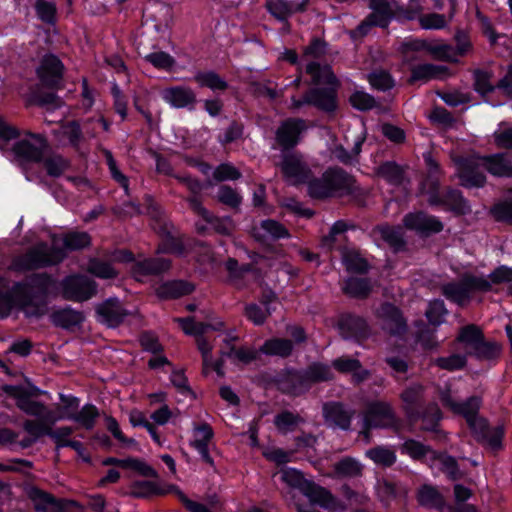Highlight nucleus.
<instances>
[{
	"label": "nucleus",
	"mask_w": 512,
	"mask_h": 512,
	"mask_svg": "<svg viewBox=\"0 0 512 512\" xmlns=\"http://www.w3.org/2000/svg\"><path fill=\"white\" fill-rule=\"evenodd\" d=\"M397 423L391 405L387 402L375 401L367 406L363 415L361 434L369 441L368 430L371 428H390Z\"/></svg>",
	"instance_id": "8"
},
{
	"label": "nucleus",
	"mask_w": 512,
	"mask_h": 512,
	"mask_svg": "<svg viewBox=\"0 0 512 512\" xmlns=\"http://www.w3.org/2000/svg\"><path fill=\"white\" fill-rule=\"evenodd\" d=\"M55 423H51L46 418H37V420H26L23 424L24 430L34 438L49 436L56 443L57 448L66 447L65 443L71 440L68 437L73 433V428L69 426L59 427L53 430Z\"/></svg>",
	"instance_id": "11"
},
{
	"label": "nucleus",
	"mask_w": 512,
	"mask_h": 512,
	"mask_svg": "<svg viewBox=\"0 0 512 512\" xmlns=\"http://www.w3.org/2000/svg\"><path fill=\"white\" fill-rule=\"evenodd\" d=\"M450 2L451 12L448 18L445 15L438 13L423 14L419 17L420 26L426 30H439L445 28L453 18L456 10V0H450Z\"/></svg>",
	"instance_id": "32"
},
{
	"label": "nucleus",
	"mask_w": 512,
	"mask_h": 512,
	"mask_svg": "<svg viewBox=\"0 0 512 512\" xmlns=\"http://www.w3.org/2000/svg\"><path fill=\"white\" fill-rule=\"evenodd\" d=\"M378 176L392 185H399L403 182V169L395 162H385L376 169Z\"/></svg>",
	"instance_id": "37"
},
{
	"label": "nucleus",
	"mask_w": 512,
	"mask_h": 512,
	"mask_svg": "<svg viewBox=\"0 0 512 512\" xmlns=\"http://www.w3.org/2000/svg\"><path fill=\"white\" fill-rule=\"evenodd\" d=\"M170 268V261L164 258H153L139 261L133 266L135 277L150 274H160Z\"/></svg>",
	"instance_id": "31"
},
{
	"label": "nucleus",
	"mask_w": 512,
	"mask_h": 512,
	"mask_svg": "<svg viewBox=\"0 0 512 512\" xmlns=\"http://www.w3.org/2000/svg\"><path fill=\"white\" fill-rule=\"evenodd\" d=\"M97 319L108 327L121 324L129 313L122 307L116 298H109L96 308Z\"/></svg>",
	"instance_id": "16"
},
{
	"label": "nucleus",
	"mask_w": 512,
	"mask_h": 512,
	"mask_svg": "<svg viewBox=\"0 0 512 512\" xmlns=\"http://www.w3.org/2000/svg\"><path fill=\"white\" fill-rule=\"evenodd\" d=\"M54 286L55 281L46 273L33 274L21 282L0 276V317L9 316L13 310H21L28 317L44 315Z\"/></svg>",
	"instance_id": "1"
},
{
	"label": "nucleus",
	"mask_w": 512,
	"mask_h": 512,
	"mask_svg": "<svg viewBox=\"0 0 512 512\" xmlns=\"http://www.w3.org/2000/svg\"><path fill=\"white\" fill-rule=\"evenodd\" d=\"M402 453L409 455L413 459H422L429 457L432 459L435 452L423 443L409 439L406 440L401 446Z\"/></svg>",
	"instance_id": "44"
},
{
	"label": "nucleus",
	"mask_w": 512,
	"mask_h": 512,
	"mask_svg": "<svg viewBox=\"0 0 512 512\" xmlns=\"http://www.w3.org/2000/svg\"><path fill=\"white\" fill-rule=\"evenodd\" d=\"M260 350L266 355L287 357L293 350V344L288 339L273 338L267 340Z\"/></svg>",
	"instance_id": "35"
},
{
	"label": "nucleus",
	"mask_w": 512,
	"mask_h": 512,
	"mask_svg": "<svg viewBox=\"0 0 512 512\" xmlns=\"http://www.w3.org/2000/svg\"><path fill=\"white\" fill-rule=\"evenodd\" d=\"M380 238L387 242L395 250H399L404 245L403 235L400 228L390 226H381L377 229Z\"/></svg>",
	"instance_id": "50"
},
{
	"label": "nucleus",
	"mask_w": 512,
	"mask_h": 512,
	"mask_svg": "<svg viewBox=\"0 0 512 512\" xmlns=\"http://www.w3.org/2000/svg\"><path fill=\"white\" fill-rule=\"evenodd\" d=\"M308 194L312 198L324 199L349 193L353 187V178L341 169H329L320 178H309Z\"/></svg>",
	"instance_id": "5"
},
{
	"label": "nucleus",
	"mask_w": 512,
	"mask_h": 512,
	"mask_svg": "<svg viewBox=\"0 0 512 512\" xmlns=\"http://www.w3.org/2000/svg\"><path fill=\"white\" fill-rule=\"evenodd\" d=\"M194 290L191 283L185 281H170L162 284L157 293L162 298H179L190 294Z\"/></svg>",
	"instance_id": "34"
},
{
	"label": "nucleus",
	"mask_w": 512,
	"mask_h": 512,
	"mask_svg": "<svg viewBox=\"0 0 512 512\" xmlns=\"http://www.w3.org/2000/svg\"><path fill=\"white\" fill-rule=\"evenodd\" d=\"M500 352V346L496 343L485 342L484 338L470 351L469 354L479 359H492Z\"/></svg>",
	"instance_id": "57"
},
{
	"label": "nucleus",
	"mask_w": 512,
	"mask_h": 512,
	"mask_svg": "<svg viewBox=\"0 0 512 512\" xmlns=\"http://www.w3.org/2000/svg\"><path fill=\"white\" fill-rule=\"evenodd\" d=\"M91 242L86 232H70L62 238L66 250H78L87 247Z\"/></svg>",
	"instance_id": "51"
},
{
	"label": "nucleus",
	"mask_w": 512,
	"mask_h": 512,
	"mask_svg": "<svg viewBox=\"0 0 512 512\" xmlns=\"http://www.w3.org/2000/svg\"><path fill=\"white\" fill-rule=\"evenodd\" d=\"M44 167L50 176L58 177L69 167V162L60 155H52L44 160Z\"/></svg>",
	"instance_id": "56"
},
{
	"label": "nucleus",
	"mask_w": 512,
	"mask_h": 512,
	"mask_svg": "<svg viewBox=\"0 0 512 512\" xmlns=\"http://www.w3.org/2000/svg\"><path fill=\"white\" fill-rule=\"evenodd\" d=\"M431 466L434 468H438L448 475V477L452 480H455L459 477L460 473L456 464V461L451 456L445 454H434L431 459Z\"/></svg>",
	"instance_id": "40"
},
{
	"label": "nucleus",
	"mask_w": 512,
	"mask_h": 512,
	"mask_svg": "<svg viewBox=\"0 0 512 512\" xmlns=\"http://www.w3.org/2000/svg\"><path fill=\"white\" fill-rule=\"evenodd\" d=\"M428 51L437 59L456 62L455 49L449 44H431L428 46Z\"/></svg>",
	"instance_id": "59"
},
{
	"label": "nucleus",
	"mask_w": 512,
	"mask_h": 512,
	"mask_svg": "<svg viewBox=\"0 0 512 512\" xmlns=\"http://www.w3.org/2000/svg\"><path fill=\"white\" fill-rule=\"evenodd\" d=\"M282 158L283 160L279 166L288 182L299 184L307 181L310 176V170L299 155L284 151Z\"/></svg>",
	"instance_id": "13"
},
{
	"label": "nucleus",
	"mask_w": 512,
	"mask_h": 512,
	"mask_svg": "<svg viewBox=\"0 0 512 512\" xmlns=\"http://www.w3.org/2000/svg\"><path fill=\"white\" fill-rule=\"evenodd\" d=\"M303 422L302 418L289 411H284L275 416L274 424L282 433L292 431L299 423Z\"/></svg>",
	"instance_id": "53"
},
{
	"label": "nucleus",
	"mask_w": 512,
	"mask_h": 512,
	"mask_svg": "<svg viewBox=\"0 0 512 512\" xmlns=\"http://www.w3.org/2000/svg\"><path fill=\"white\" fill-rule=\"evenodd\" d=\"M342 261L350 272L365 273L368 270L367 261L354 250L344 249L342 251Z\"/></svg>",
	"instance_id": "43"
},
{
	"label": "nucleus",
	"mask_w": 512,
	"mask_h": 512,
	"mask_svg": "<svg viewBox=\"0 0 512 512\" xmlns=\"http://www.w3.org/2000/svg\"><path fill=\"white\" fill-rule=\"evenodd\" d=\"M425 162L428 169V178L422 184V191L429 194V192L439 189V180L436 176L440 173V167L430 155L425 156Z\"/></svg>",
	"instance_id": "45"
},
{
	"label": "nucleus",
	"mask_w": 512,
	"mask_h": 512,
	"mask_svg": "<svg viewBox=\"0 0 512 512\" xmlns=\"http://www.w3.org/2000/svg\"><path fill=\"white\" fill-rule=\"evenodd\" d=\"M436 366L448 371L462 369L466 364V355L452 354L447 357H439L434 360Z\"/></svg>",
	"instance_id": "58"
},
{
	"label": "nucleus",
	"mask_w": 512,
	"mask_h": 512,
	"mask_svg": "<svg viewBox=\"0 0 512 512\" xmlns=\"http://www.w3.org/2000/svg\"><path fill=\"white\" fill-rule=\"evenodd\" d=\"M103 464L104 465H119L122 467H130V468L140 472L142 475L148 476V477L155 475V471L153 468H151L146 463H144L140 460H137V459H133V458L117 459V458L109 457V458H106L105 460H103Z\"/></svg>",
	"instance_id": "41"
},
{
	"label": "nucleus",
	"mask_w": 512,
	"mask_h": 512,
	"mask_svg": "<svg viewBox=\"0 0 512 512\" xmlns=\"http://www.w3.org/2000/svg\"><path fill=\"white\" fill-rule=\"evenodd\" d=\"M6 391L16 400L17 407L27 415L36 418H46L51 423L62 419L73 420L79 409L80 401L77 397L66 394H59L61 405L58 413L50 410L45 404L33 400L21 387H7Z\"/></svg>",
	"instance_id": "4"
},
{
	"label": "nucleus",
	"mask_w": 512,
	"mask_h": 512,
	"mask_svg": "<svg viewBox=\"0 0 512 512\" xmlns=\"http://www.w3.org/2000/svg\"><path fill=\"white\" fill-rule=\"evenodd\" d=\"M343 289L353 297H366L371 291V284L367 279L351 277L346 280Z\"/></svg>",
	"instance_id": "48"
},
{
	"label": "nucleus",
	"mask_w": 512,
	"mask_h": 512,
	"mask_svg": "<svg viewBox=\"0 0 512 512\" xmlns=\"http://www.w3.org/2000/svg\"><path fill=\"white\" fill-rule=\"evenodd\" d=\"M440 400L452 413L465 418L475 438L493 449L501 444L503 431L500 427L490 428L484 418L478 416L482 405L479 396H472L465 401H458L459 395L450 386L440 391Z\"/></svg>",
	"instance_id": "2"
},
{
	"label": "nucleus",
	"mask_w": 512,
	"mask_h": 512,
	"mask_svg": "<svg viewBox=\"0 0 512 512\" xmlns=\"http://www.w3.org/2000/svg\"><path fill=\"white\" fill-rule=\"evenodd\" d=\"M418 501L429 508H440L443 505L441 494L432 486L424 485L418 492Z\"/></svg>",
	"instance_id": "47"
},
{
	"label": "nucleus",
	"mask_w": 512,
	"mask_h": 512,
	"mask_svg": "<svg viewBox=\"0 0 512 512\" xmlns=\"http://www.w3.org/2000/svg\"><path fill=\"white\" fill-rule=\"evenodd\" d=\"M323 416L328 426L348 429L353 412L344 408L340 403H326L323 406Z\"/></svg>",
	"instance_id": "23"
},
{
	"label": "nucleus",
	"mask_w": 512,
	"mask_h": 512,
	"mask_svg": "<svg viewBox=\"0 0 512 512\" xmlns=\"http://www.w3.org/2000/svg\"><path fill=\"white\" fill-rule=\"evenodd\" d=\"M447 310L444 302L441 300H434L429 303V307L426 310V317L428 321L433 325H439L442 323Z\"/></svg>",
	"instance_id": "62"
},
{
	"label": "nucleus",
	"mask_w": 512,
	"mask_h": 512,
	"mask_svg": "<svg viewBox=\"0 0 512 512\" xmlns=\"http://www.w3.org/2000/svg\"><path fill=\"white\" fill-rule=\"evenodd\" d=\"M162 99L176 109H192L197 102L195 92L188 86H171L161 92Z\"/></svg>",
	"instance_id": "15"
},
{
	"label": "nucleus",
	"mask_w": 512,
	"mask_h": 512,
	"mask_svg": "<svg viewBox=\"0 0 512 512\" xmlns=\"http://www.w3.org/2000/svg\"><path fill=\"white\" fill-rule=\"evenodd\" d=\"M304 129L305 122L302 119H287L278 127L276 141L283 149L291 148L298 143L299 136Z\"/></svg>",
	"instance_id": "19"
},
{
	"label": "nucleus",
	"mask_w": 512,
	"mask_h": 512,
	"mask_svg": "<svg viewBox=\"0 0 512 512\" xmlns=\"http://www.w3.org/2000/svg\"><path fill=\"white\" fill-rule=\"evenodd\" d=\"M332 378L331 369L324 364L315 363L309 366L303 375H294L293 379L301 383L299 388H295L293 393L298 394L307 388L308 382L326 381Z\"/></svg>",
	"instance_id": "26"
},
{
	"label": "nucleus",
	"mask_w": 512,
	"mask_h": 512,
	"mask_svg": "<svg viewBox=\"0 0 512 512\" xmlns=\"http://www.w3.org/2000/svg\"><path fill=\"white\" fill-rule=\"evenodd\" d=\"M217 199L219 202L228 205L232 208H236L241 203V196L231 187L222 185L219 187L217 192Z\"/></svg>",
	"instance_id": "60"
},
{
	"label": "nucleus",
	"mask_w": 512,
	"mask_h": 512,
	"mask_svg": "<svg viewBox=\"0 0 512 512\" xmlns=\"http://www.w3.org/2000/svg\"><path fill=\"white\" fill-rule=\"evenodd\" d=\"M313 105L325 111H333L336 108L335 93L332 89H312L303 99L292 98L291 107L298 109L303 105Z\"/></svg>",
	"instance_id": "14"
},
{
	"label": "nucleus",
	"mask_w": 512,
	"mask_h": 512,
	"mask_svg": "<svg viewBox=\"0 0 512 512\" xmlns=\"http://www.w3.org/2000/svg\"><path fill=\"white\" fill-rule=\"evenodd\" d=\"M26 495L37 512H53L64 509L51 494L35 486H28L26 488Z\"/></svg>",
	"instance_id": "25"
},
{
	"label": "nucleus",
	"mask_w": 512,
	"mask_h": 512,
	"mask_svg": "<svg viewBox=\"0 0 512 512\" xmlns=\"http://www.w3.org/2000/svg\"><path fill=\"white\" fill-rule=\"evenodd\" d=\"M332 365L341 373H351L353 380L357 383L369 377V371L364 369L357 359L343 356L335 359Z\"/></svg>",
	"instance_id": "28"
},
{
	"label": "nucleus",
	"mask_w": 512,
	"mask_h": 512,
	"mask_svg": "<svg viewBox=\"0 0 512 512\" xmlns=\"http://www.w3.org/2000/svg\"><path fill=\"white\" fill-rule=\"evenodd\" d=\"M35 9L38 17L46 22L52 23L55 20L56 5L53 1L48 0H37Z\"/></svg>",
	"instance_id": "61"
},
{
	"label": "nucleus",
	"mask_w": 512,
	"mask_h": 512,
	"mask_svg": "<svg viewBox=\"0 0 512 512\" xmlns=\"http://www.w3.org/2000/svg\"><path fill=\"white\" fill-rule=\"evenodd\" d=\"M259 230H262L263 233L261 234L260 232H257L256 235L261 237H271L273 239H278L288 236V231L286 228L274 220L262 221Z\"/></svg>",
	"instance_id": "54"
},
{
	"label": "nucleus",
	"mask_w": 512,
	"mask_h": 512,
	"mask_svg": "<svg viewBox=\"0 0 512 512\" xmlns=\"http://www.w3.org/2000/svg\"><path fill=\"white\" fill-rule=\"evenodd\" d=\"M453 162L461 185L468 188L482 187L485 184L484 170L498 177L512 176V163L504 154L490 157H453Z\"/></svg>",
	"instance_id": "3"
},
{
	"label": "nucleus",
	"mask_w": 512,
	"mask_h": 512,
	"mask_svg": "<svg viewBox=\"0 0 512 512\" xmlns=\"http://www.w3.org/2000/svg\"><path fill=\"white\" fill-rule=\"evenodd\" d=\"M84 320L81 312L65 308L53 314V321L63 327H70L80 324Z\"/></svg>",
	"instance_id": "49"
},
{
	"label": "nucleus",
	"mask_w": 512,
	"mask_h": 512,
	"mask_svg": "<svg viewBox=\"0 0 512 512\" xmlns=\"http://www.w3.org/2000/svg\"><path fill=\"white\" fill-rule=\"evenodd\" d=\"M308 0L291 1L286 0H268L267 8L269 12L278 20H286L293 13L303 11Z\"/></svg>",
	"instance_id": "27"
},
{
	"label": "nucleus",
	"mask_w": 512,
	"mask_h": 512,
	"mask_svg": "<svg viewBox=\"0 0 512 512\" xmlns=\"http://www.w3.org/2000/svg\"><path fill=\"white\" fill-rule=\"evenodd\" d=\"M194 79L199 86L208 87L211 90H225L228 86L227 82L213 71L198 72Z\"/></svg>",
	"instance_id": "46"
},
{
	"label": "nucleus",
	"mask_w": 512,
	"mask_h": 512,
	"mask_svg": "<svg viewBox=\"0 0 512 512\" xmlns=\"http://www.w3.org/2000/svg\"><path fill=\"white\" fill-rule=\"evenodd\" d=\"M339 329L342 336L346 339L356 338L357 340H364L370 334L369 327L366 321L355 315H347L341 318Z\"/></svg>",
	"instance_id": "24"
},
{
	"label": "nucleus",
	"mask_w": 512,
	"mask_h": 512,
	"mask_svg": "<svg viewBox=\"0 0 512 512\" xmlns=\"http://www.w3.org/2000/svg\"><path fill=\"white\" fill-rule=\"evenodd\" d=\"M47 148L45 138L40 134L26 133L13 145L14 156L23 162H39Z\"/></svg>",
	"instance_id": "10"
},
{
	"label": "nucleus",
	"mask_w": 512,
	"mask_h": 512,
	"mask_svg": "<svg viewBox=\"0 0 512 512\" xmlns=\"http://www.w3.org/2000/svg\"><path fill=\"white\" fill-rule=\"evenodd\" d=\"M490 282L483 276L465 275L459 282H451L442 286L443 295L458 304H467L473 292L489 291Z\"/></svg>",
	"instance_id": "7"
},
{
	"label": "nucleus",
	"mask_w": 512,
	"mask_h": 512,
	"mask_svg": "<svg viewBox=\"0 0 512 512\" xmlns=\"http://www.w3.org/2000/svg\"><path fill=\"white\" fill-rule=\"evenodd\" d=\"M63 73V65L61 61L54 55H46L43 57L37 74L43 85L51 88H58Z\"/></svg>",
	"instance_id": "17"
},
{
	"label": "nucleus",
	"mask_w": 512,
	"mask_h": 512,
	"mask_svg": "<svg viewBox=\"0 0 512 512\" xmlns=\"http://www.w3.org/2000/svg\"><path fill=\"white\" fill-rule=\"evenodd\" d=\"M189 204L191 208L201 215L208 223L213 224L214 228L222 233V234H229L231 231V221L229 219L220 221L217 219H214L210 213L202 206L201 202L196 198L192 197L189 199Z\"/></svg>",
	"instance_id": "36"
},
{
	"label": "nucleus",
	"mask_w": 512,
	"mask_h": 512,
	"mask_svg": "<svg viewBox=\"0 0 512 512\" xmlns=\"http://www.w3.org/2000/svg\"><path fill=\"white\" fill-rule=\"evenodd\" d=\"M493 136L498 147L512 149V127L504 122L500 123Z\"/></svg>",
	"instance_id": "63"
},
{
	"label": "nucleus",
	"mask_w": 512,
	"mask_h": 512,
	"mask_svg": "<svg viewBox=\"0 0 512 512\" xmlns=\"http://www.w3.org/2000/svg\"><path fill=\"white\" fill-rule=\"evenodd\" d=\"M482 339V331L473 324L463 327L457 338L460 343L464 344L468 354Z\"/></svg>",
	"instance_id": "42"
},
{
	"label": "nucleus",
	"mask_w": 512,
	"mask_h": 512,
	"mask_svg": "<svg viewBox=\"0 0 512 512\" xmlns=\"http://www.w3.org/2000/svg\"><path fill=\"white\" fill-rule=\"evenodd\" d=\"M214 432L210 425L202 423L195 425L192 431V439L190 445L198 451L202 460L213 466L214 461L209 454V445L213 439Z\"/></svg>",
	"instance_id": "18"
},
{
	"label": "nucleus",
	"mask_w": 512,
	"mask_h": 512,
	"mask_svg": "<svg viewBox=\"0 0 512 512\" xmlns=\"http://www.w3.org/2000/svg\"><path fill=\"white\" fill-rule=\"evenodd\" d=\"M382 328L390 334H401L406 329V323L399 310L391 304H383L377 310Z\"/></svg>",
	"instance_id": "21"
},
{
	"label": "nucleus",
	"mask_w": 512,
	"mask_h": 512,
	"mask_svg": "<svg viewBox=\"0 0 512 512\" xmlns=\"http://www.w3.org/2000/svg\"><path fill=\"white\" fill-rule=\"evenodd\" d=\"M58 241H54L53 247L39 243L26 254L15 258L11 268L16 271H26L35 268L57 264L65 257V252L57 247Z\"/></svg>",
	"instance_id": "6"
},
{
	"label": "nucleus",
	"mask_w": 512,
	"mask_h": 512,
	"mask_svg": "<svg viewBox=\"0 0 512 512\" xmlns=\"http://www.w3.org/2000/svg\"><path fill=\"white\" fill-rule=\"evenodd\" d=\"M88 271L102 279H111L118 275V272L110 263L98 259L89 262Z\"/></svg>",
	"instance_id": "52"
},
{
	"label": "nucleus",
	"mask_w": 512,
	"mask_h": 512,
	"mask_svg": "<svg viewBox=\"0 0 512 512\" xmlns=\"http://www.w3.org/2000/svg\"><path fill=\"white\" fill-rule=\"evenodd\" d=\"M270 313L271 310L269 306L263 309L257 304H249L245 308L246 317L255 325L263 324Z\"/></svg>",
	"instance_id": "64"
},
{
	"label": "nucleus",
	"mask_w": 512,
	"mask_h": 512,
	"mask_svg": "<svg viewBox=\"0 0 512 512\" xmlns=\"http://www.w3.org/2000/svg\"><path fill=\"white\" fill-rule=\"evenodd\" d=\"M177 321L186 334L195 335L197 337L204 335L209 329H218V327L212 326L211 324L195 322L192 318H180L177 319Z\"/></svg>",
	"instance_id": "55"
},
{
	"label": "nucleus",
	"mask_w": 512,
	"mask_h": 512,
	"mask_svg": "<svg viewBox=\"0 0 512 512\" xmlns=\"http://www.w3.org/2000/svg\"><path fill=\"white\" fill-rule=\"evenodd\" d=\"M446 74V68L440 65L421 64L412 68L410 81L427 82L432 79H441Z\"/></svg>",
	"instance_id": "33"
},
{
	"label": "nucleus",
	"mask_w": 512,
	"mask_h": 512,
	"mask_svg": "<svg viewBox=\"0 0 512 512\" xmlns=\"http://www.w3.org/2000/svg\"><path fill=\"white\" fill-rule=\"evenodd\" d=\"M365 454L377 465L388 467L396 462L395 451L389 447L377 446L367 450Z\"/></svg>",
	"instance_id": "39"
},
{
	"label": "nucleus",
	"mask_w": 512,
	"mask_h": 512,
	"mask_svg": "<svg viewBox=\"0 0 512 512\" xmlns=\"http://www.w3.org/2000/svg\"><path fill=\"white\" fill-rule=\"evenodd\" d=\"M423 391L422 385L412 384L401 393L404 410L410 419H415L419 416L416 408L422 401Z\"/></svg>",
	"instance_id": "29"
},
{
	"label": "nucleus",
	"mask_w": 512,
	"mask_h": 512,
	"mask_svg": "<svg viewBox=\"0 0 512 512\" xmlns=\"http://www.w3.org/2000/svg\"><path fill=\"white\" fill-rule=\"evenodd\" d=\"M99 417V410L93 404H85L76 412L72 421L78 423L81 427L91 430Z\"/></svg>",
	"instance_id": "38"
},
{
	"label": "nucleus",
	"mask_w": 512,
	"mask_h": 512,
	"mask_svg": "<svg viewBox=\"0 0 512 512\" xmlns=\"http://www.w3.org/2000/svg\"><path fill=\"white\" fill-rule=\"evenodd\" d=\"M428 202L431 205H444L446 209L457 214H465L470 209L466 200L458 190L450 189L443 197L438 195V190H433L428 194Z\"/></svg>",
	"instance_id": "20"
},
{
	"label": "nucleus",
	"mask_w": 512,
	"mask_h": 512,
	"mask_svg": "<svg viewBox=\"0 0 512 512\" xmlns=\"http://www.w3.org/2000/svg\"><path fill=\"white\" fill-rule=\"evenodd\" d=\"M62 291L68 300L85 301L95 295L96 283L86 276H70L63 281Z\"/></svg>",
	"instance_id": "12"
},
{
	"label": "nucleus",
	"mask_w": 512,
	"mask_h": 512,
	"mask_svg": "<svg viewBox=\"0 0 512 512\" xmlns=\"http://www.w3.org/2000/svg\"><path fill=\"white\" fill-rule=\"evenodd\" d=\"M325 53V43L320 40H314L305 49L306 73L312 77V81L316 85L335 83V76L328 65L321 66L319 63L309 61V58H319Z\"/></svg>",
	"instance_id": "9"
},
{
	"label": "nucleus",
	"mask_w": 512,
	"mask_h": 512,
	"mask_svg": "<svg viewBox=\"0 0 512 512\" xmlns=\"http://www.w3.org/2000/svg\"><path fill=\"white\" fill-rule=\"evenodd\" d=\"M404 225L408 229L420 233H437L443 229V224L434 216L422 212L407 214L404 218Z\"/></svg>",
	"instance_id": "22"
},
{
	"label": "nucleus",
	"mask_w": 512,
	"mask_h": 512,
	"mask_svg": "<svg viewBox=\"0 0 512 512\" xmlns=\"http://www.w3.org/2000/svg\"><path fill=\"white\" fill-rule=\"evenodd\" d=\"M371 8L373 11L368 16V19L372 26L387 27L394 14L391 5L384 0H373Z\"/></svg>",
	"instance_id": "30"
}]
</instances>
